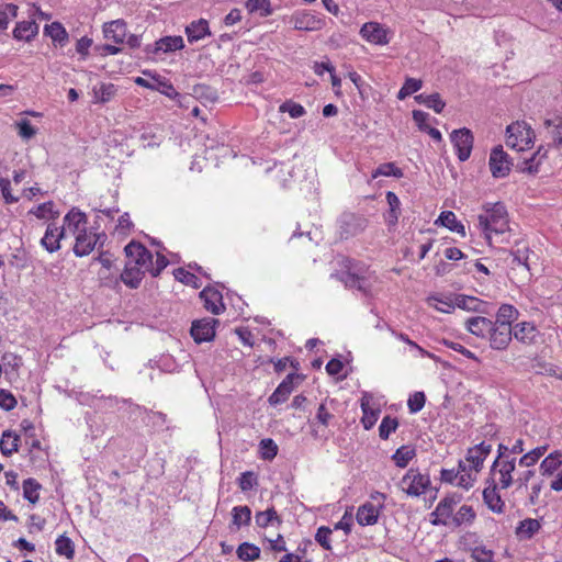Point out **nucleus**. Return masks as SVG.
<instances>
[{
  "label": "nucleus",
  "instance_id": "1",
  "mask_svg": "<svg viewBox=\"0 0 562 562\" xmlns=\"http://www.w3.org/2000/svg\"><path fill=\"white\" fill-rule=\"evenodd\" d=\"M516 458H496L493 462L488 477L483 490V501L487 508L495 514H503L506 505L499 493L514 484Z\"/></svg>",
  "mask_w": 562,
  "mask_h": 562
},
{
  "label": "nucleus",
  "instance_id": "2",
  "mask_svg": "<svg viewBox=\"0 0 562 562\" xmlns=\"http://www.w3.org/2000/svg\"><path fill=\"white\" fill-rule=\"evenodd\" d=\"M477 228L490 246L494 238L501 237L503 241L505 234L510 232L509 216L504 203H484L477 214Z\"/></svg>",
  "mask_w": 562,
  "mask_h": 562
},
{
  "label": "nucleus",
  "instance_id": "3",
  "mask_svg": "<svg viewBox=\"0 0 562 562\" xmlns=\"http://www.w3.org/2000/svg\"><path fill=\"white\" fill-rule=\"evenodd\" d=\"M126 254L127 262L136 268H139L145 273L148 272L153 277H158L161 271L168 266V259L157 252L156 258L154 255L140 243L131 241L124 248Z\"/></svg>",
  "mask_w": 562,
  "mask_h": 562
},
{
  "label": "nucleus",
  "instance_id": "4",
  "mask_svg": "<svg viewBox=\"0 0 562 562\" xmlns=\"http://www.w3.org/2000/svg\"><path fill=\"white\" fill-rule=\"evenodd\" d=\"M386 495L381 492H373L370 498L358 507L356 513L357 522L362 526H373L378 524L381 512L385 506Z\"/></svg>",
  "mask_w": 562,
  "mask_h": 562
},
{
  "label": "nucleus",
  "instance_id": "5",
  "mask_svg": "<svg viewBox=\"0 0 562 562\" xmlns=\"http://www.w3.org/2000/svg\"><path fill=\"white\" fill-rule=\"evenodd\" d=\"M430 485L429 475L423 474L415 468L407 470L398 483L400 490L411 497L424 495L430 488Z\"/></svg>",
  "mask_w": 562,
  "mask_h": 562
},
{
  "label": "nucleus",
  "instance_id": "6",
  "mask_svg": "<svg viewBox=\"0 0 562 562\" xmlns=\"http://www.w3.org/2000/svg\"><path fill=\"white\" fill-rule=\"evenodd\" d=\"M461 498L454 495H447L439 501L435 510L430 514V522L434 526L450 527L454 507L460 503Z\"/></svg>",
  "mask_w": 562,
  "mask_h": 562
},
{
  "label": "nucleus",
  "instance_id": "7",
  "mask_svg": "<svg viewBox=\"0 0 562 562\" xmlns=\"http://www.w3.org/2000/svg\"><path fill=\"white\" fill-rule=\"evenodd\" d=\"M360 407L362 411L361 424L366 430H370L378 422L381 407L374 396L369 392H363L360 398Z\"/></svg>",
  "mask_w": 562,
  "mask_h": 562
},
{
  "label": "nucleus",
  "instance_id": "8",
  "mask_svg": "<svg viewBox=\"0 0 562 562\" xmlns=\"http://www.w3.org/2000/svg\"><path fill=\"white\" fill-rule=\"evenodd\" d=\"M512 330L513 337L526 346H533L542 340V334L532 322L517 323Z\"/></svg>",
  "mask_w": 562,
  "mask_h": 562
},
{
  "label": "nucleus",
  "instance_id": "9",
  "mask_svg": "<svg viewBox=\"0 0 562 562\" xmlns=\"http://www.w3.org/2000/svg\"><path fill=\"white\" fill-rule=\"evenodd\" d=\"M290 23L295 30L310 32L322 30L325 24L323 19L305 10L294 12Z\"/></svg>",
  "mask_w": 562,
  "mask_h": 562
},
{
  "label": "nucleus",
  "instance_id": "10",
  "mask_svg": "<svg viewBox=\"0 0 562 562\" xmlns=\"http://www.w3.org/2000/svg\"><path fill=\"white\" fill-rule=\"evenodd\" d=\"M490 170L494 178H504L508 176L512 167V161L507 153H505L502 146L495 147L488 160Z\"/></svg>",
  "mask_w": 562,
  "mask_h": 562
},
{
  "label": "nucleus",
  "instance_id": "11",
  "mask_svg": "<svg viewBox=\"0 0 562 562\" xmlns=\"http://www.w3.org/2000/svg\"><path fill=\"white\" fill-rule=\"evenodd\" d=\"M104 234H98L91 229L82 231L75 235L76 240L74 245V252L77 257H83L89 255L95 248L99 239L104 237Z\"/></svg>",
  "mask_w": 562,
  "mask_h": 562
},
{
  "label": "nucleus",
  "instance_id": "12",
  "mask_svg": "<svg viewBox=\"0 0 562 562\" xmlns=\"http://www.w3.org/2000/svg\"><path fill=\"white\" fill-rule=\"evenodd\" d=\"M490 347L494 350H505L512 339L513 330L509 324H493V329L487 335Z\"/></svg>",
  "mask_w": 562,
  "mask_h": 562
},
{
  "label": "nucleus",
  "instance_id": "13",
  "mask_svg": "<svg viewBox=\"0 0 562 562\" xmlns=\"http://www.w3.org/2000/svg\"><path fill=\"white\" fill-rule=\"evenodd\" d=\"M491 451L492 446L483 441L474 447L469 448L464 460L460 461L467 462V465L472 468L474 471L480 472L483 469L484 461L486 460Z\"/></svg>",
  "mask_w": 562,
  "mask_h": 562
},
{
  "label": "nucleus",
  "instance_id": "14",
  "mask_svg": "<svg viewBox=\"0 0 562 562\" xmlns=\"http://www.w3.org/2000/svg\"><path fill=\"white\" fill-rule=\"evenodd\" d=\"M389 31L378 22H367L360 29V35L371 44L386 45Z\"/></svg>",
  "mask_w": 562,
  "mask_h": 562
},
{
  "label": "nucleus",
  "instance_id": "15",
  "mask_svg": "<svg viewBox=\"0 0 562 562\" xmlns=\"http://www.w3.org/2000/svg\"><path fill=\"white\" fill-rule=\"evenodd\" d=\"M218 321L214 318H203L195 321L191 326V336L196 342L210 341L215 336V324Z\"/></svg>",
  "mask_w": 562,
  "mask_h": 562
},
{
  "label": "nucleus",
  "instance_id": "16",
  "mask_svg": "<svg viewBox=\"0 0 562 562\" xmlns=\"http://www.w3.org/2000/svg\"><path fill=\"white\" fill-rule=\"evenodd\" d=\"M65 227L57 226L56 222L48 223L41 245L48 252H56L60 249V240L65 237Z\"/></svg>",
  "mask_w": 562,
  "mask_h": 562
},
{
  "label": "nucleus",
  "instance_id": "17",
  "mask_svg": "<svg viewBox=\"0 0 562 562\" xmlns=\"http://www.w3.org/2000/svg\"><path fill=\"white\" fill-rule=\"evenodd\" d=\"M200 299L203 302L204 308L214 315H218L225 310L223 295L218 290L214 288H204L200 292Z\"/></svg>",
  "mask_w": 562,
  "mask_h": 562
},
{
  "label": "nucleus",
  "instance_id": "18",
  "mask_svg": "<svg viewBox=\"0 0 562 562\" xmlns=\"http://www.w3.org/2000/svg\"><path fill=\"white\" fill-rule=\"evenodd\" d=\"M88 224L87 215L81 212L77 207H72L65 216H64V225L65 233H71L72 235H77L82 231H86Z\"/></svg>",
  "mask_w": 562,
  "mask_h": 562
},
{
  "label": "nucleus",
  "instance_id": "19",
  "mask_svg": "<svg viewBox=\"0 0 562 562\" xmlns=\"http://www.w3.org/2000/svg\"><path fill=\"white\" fill-rule=\"evenodd\" d=\"M297 378L295 373H290L278 385L274 392L269 396L268 402L270 405H279L284 403L294 390V379Z\"/></svg>",
  "mask_w": 562,
  "mask_h": 562
},
{
  "label": "nucleus",
  "instance_id": "20",
  "mask_svg": "<svg viewBox=\"0 0 562 562\" xmlns=\"http://www.w3.org/2000/svg\"><path fill=\"white\" fill-rule=\"evenodd\" d=\"M506 136L515 140H533L535 131L525 121H516L506 127Z\"/></svg>",
  "mask_w": 562,
  "mask_h": 562
},
{
  "label": "nucleus",
  "instance_id": "21",
  "mask_svg": "<svg viewBox=\"0 0 562 562\" xmlns=\"http://www.w3.org/2000/svg\"><path fill=\"white\" fill-rule=\"evenodd\" d=\"M434 224L436 226L446 227L459 234L461 237H465L467 235L464 225L457 218L452 211H442Z\"/></svg>",
  "mask_w": 562,
  "mask_h": 562
},
{
  "label": "nucleus",
  "instance_id": "22",
  "mask_svg": "<svg viewBox=\"0 0 562 562\" xmlns=\"http://www.w3.org/2000/svg\"><path fill=\"white\" fill-rule=\"evenodd\" d=\"M494 322L483 316L471 317L467 321V329L474 336L486 338L488 333L493 329Z\"/></svg>",
  "mask_w": 562,
  "mask_h": 562
},
{
  "label": "nucleus",
  "instance_id": "23",
  "mask_svg": "<svg viewBox=\"0 0 562 562\" xmlns=\"http://www.w3.org/2000/svg\"><path fill=\"white\" fill-rule=\"evenodd\" d=\"M104 37L113 41L115 44H121L127 34L126 23L123 20H115L105 23L103 26Z\"/></svg>",
  "mask_w": 562,
  "mask_h": 562
},
{
  "label": "nucleus",
  "instance_id": "24",
  "mask_svg": "<svg viewBox=\"0 0 562 562\" xmlns=\"http://www.w3.org/2000/svg\"><path fill=\"white\" fill-rule=\"evenodd\" d=\"M562 467V451L554 450L550 452L539 465L541 476H552Z\"/></svg>",
  "mask_w": 562,
  "mask_h": 562
},
{
  "label": "nucleus",
  "instance_id": "25",
  "mask_svg": "<svg viewBox=\"0 0 562 562\" xmlns=\"http://www.w3.org/2000/svg\"><path fill=\"white\" fill-rule=\"evenodd\" d=\"M29 214L34 215L38 220H45L50 222H55L60 212L56 209V205L53 201H47L41 203L29 211Z\"/></svg>",
  "mask_w": 562,
  "mask_h": 562
},
{
  "label": "nucleus",
  "instance_id": "26",
  "mask_svg": "<svg viewBox=\"0 0 562 562\" xmlns=\"http://www.w3.org/2000/svg\"><path fill=\"white\" fill-rule=\"evenodd\" d=\"M186 34L190 43L198 42L206 35H211L209 22L205 19L192 21L189 25H187Z\"/></svg>",
  "mask_w": 562,
  "mask_h": 562
},
{
  "label": "nucleus",
  "instance_id": "27",
  "mask_svg": "<svg viewBox=\"0 0 562 562\" xmlns=\"http://www.w3.org/2000/svg\"><path fill=\"white\" fill-rule=\"evenodd\" d=\"M476 518L474 508L470 505H462L456 514H453L450 527L459 528L461 526H471Z\"/></svg>",
  "mask_w": 562,
  "mask_h": 562
},
{
  "label": "nucleus",
  "instance_id": "28",
  "mask_svg": "<svg viewBox=\"0 0 562 562\" xmlns=\"http://www.w3.org/2000/svg\"><path fill=\"white\" fill-rule=\"evenodd\" d=\"M548 149L544 148L543 145H540L536 151L531 153V155L522 156V169L528 171L529 173H536L539 171V166L542 160L547 157Z\"/></svg>",
  "mask_w": 562,
  "mask_h": 562
},
{
  "label": "nucleus",
  "instance_id": "29",
  "mask_svg": "<svg viewBox=\"0 0 562 562\" xmlns=\"http://www.w3.org/2000/svg\"><path fill=\"white\" fill-rule=\"evenodd\" d=\"M477 473V471L467 465V462L459 461L457 486L467 491L470 490L476 481Z\"/></svg>",
  "mask_w": 562,
  "mask_h": 562
},
{
  "label": "nucleus",
  "instance_id": "30",
  "mask_svg": "<svg viewBox=\"0 0 562 562\" xmlns=\"http://www.w3.org/2000/svg\"><path fill=\"white\" fill-rule=\"evenodd\" d=\"M20 446V436L11 430H5L0 439V451L3 456L10 457L18 452Z\"/></svg>",
  "mask_w": 562,
  "mask_h": 562
},
{
  "label": "nucleus",
  "instance_id": "31",
  "mask_svg": "<svg viewBox=\"0 0 562 562\" xmlns=\"http://www.w3.org/2000/svg\"><path fill=\"white\" fill-rule=\"evenodd\" d=\"M145 277V272L139 268L131 266L127 261L125 263V268L121 274V279L125 285L131 289H136L139 286L142 280Z\"/></svg>",
  "mask_w": 562,
  "mask_h": 562
},
{
  "label": "nucleus",
  "instance_id": "32",
  "mask_svg": "<svg viewBox=\"0 0 562 562\" xmlns=\"http://www.w3.org/2000/svg\"><path fill=\"white\" fill-rule=\"evenodd\" d=\"M541 528L540 522L533 518H526L516 527V536L519 539L532 538Z\"/></svg>",
  "mask_w": 562,
  "mask_h": 562
},
{
  "label": "nucleus",
  "instance_id": "33",
  "mask_svg": "<svg viewBox=\"0 0 562 562\" xmlns=\"http://www.w3.org/2000/svg\"><path fill=\"white\" fill-rule=\"evenodd\" d=\"M155 45V52L171 53L182 49L184 42L181 36H165L158 40Z\"/></svg>",
  "mask_w": 562,
  "mask_h": 562
},
{
  "label": "nucleus",
  "instance_id": "34",
  "mask_svg": "<svg viewBox=\"0 0 562 562\" xmlns=\"http://www.w3.org/2000/svg\"><path fill=\"white\" fill-rule=\"evenodd\" d=\"M23 497L32 505L40 502V491L42 485L33 477L23 481Z\"/></svg>",
  "mask_w": 562,
  "mask_h": 562
},
{
  "label": "nucleus",
  "instance_id": "35",
  "mask_svg": "<svg viewBox=\"0 0 562 562\" xmlns=\"http://www.w3.org/2000/svg\"><path fill=\"white\" fill-rule=\"evenodd\" d=\"M38 26L34 21L19 22L13 30V36L16 40L31 41L37 34Z\"/></svg>",
  "mask_w": 562,
  "mask_h": 562
},
{
  "label": "nucleus",
  "instance_id": "36",
  "mask_svg": "<svg viewBox=\"0 0 562 562\" xmlns=\"http://www.w3.org/2000/svg\"><path fill=\"white\" fill-rule=\"evenodd\" d=\"M251 520V510L248 506H235L232 509V524L239 529L241 526H248Z\"/></svg>",
  "mask_w": 562,
  "mask_h": 562
},
{
  "label": "nucleus",
  "instance_id": "37",
  "mask_svg": "<svg viewBox=\"0 0 562 562\" xmlns=\"http://www.w3.org/2000/svg\"><path fill=\"white\" fill-rule=\"evenodd\" d=\"M260 548L250 542H243L238 546L236 554L241 561H255L260 558Z\"/></svg>",
  "mask_w": 562,
  "mask_h": 562
},
{
  "label": "nucleus",
  "instance_id": "38",
  "mask_svg": "<svg viewBox=\"0 0 562 562\" xmlns=\"http://www.w3.org/2000/svg\"><path fill=\"white\" fill-rule=\"evenodd\" d=\"M415 449L411 446H401L392 456V460L398 468H406L409 461L415 458Z\"/></svg>",
  "mask_w": 562,
  "mask_h": 562
},
{
  "label": "nucleus",
  "instance_id": "39",
  "mask_svg": "<svg viewBox=\"0 0 562 562\" xmlns=\"http://www.w3.org/2000/svg\"><path fill=\"white\" fill-rule=\"evenodd\" d=\"M44 33L48 35L54 43L63 45L68 40V33L59 22H53L44 29Z\"/></svg>",
  "mask_w": 562,
  "mask_h": 562
},
{
  "label": "nucleus",
  "instance_id": "40",
  "mask_svg": "<svg viewBox=\"0 0 562 562\" xmlns=\"http://www.w3.org/2000/svg\"><path fill=\"white\" fill-rule=\"evenodd\" d=\"M55 551L58 555L72 559L75 555L74 542L65 535H60L55 541Z\"/></svg>",
  "mask_w": 562,
  "mask_h": 562
},
{
  "label": "nucleus",
  "instance_id": "41",
  "mask_svg": "<svg viewBox=\"0 0 562 562\" xmlns=\"http://www.w3.org/2000/svg\"><path fill=\"white\" fill-rule=\"evenodd\" d=\"M255 520L259 528H267L274 521H277L278 525L282 522L281 518L279 517L277 510L273 507L268 508L263 512H258L255 516Z\"/></svg>",
  "mask_w": 562,
  "mask_h": 562
},
{
  "label": "nucleus",
  "instance_id": "42",
  "mask_svg": "<svg viewBox=\"0 0 562 562\" xmlns=\"http://www.w3.org/2000/svg\"><path fill=\"white\" fill-rule=\"evenodd\" d=\"M548 451V445L536 447L528 451L519 459V465L530 468L533 467L541 457Z\"/></svg>",
  "mask_w": 562,
  "mask_h": 562
},
{
  "label": "nucleus",
  "instance_id": "43",
  "mask_svg": "<svg viewBox=\"0 0 562 562\" xmlns=\"http://www.w3.org/2000/svg\"><path fill=\"white\" fill-rule=\"evenodd\" d=\"M328 404L333 405L334 400H325L324 402H322L317 408L315 416L316 422L324 428H327L330 425L331 420L334 419V415L330 408L328 407Z\"/></svg>",
  "mask_w": 562,
  "mask_h": 562
},
{
  "label": "nucleus",
  "instance_id": "44",
  "mask_svg": "<svg viewBox=\"0 0 562 562\" xmlns=\"http://www.w3.org/2000/svg\"><path fill=\"white\" fill-rule=\"evenodd\" d=\"M518 316V310L510 304H502L496 314L495 324H512Z\"/></svg>",
  "mask_w": 562,
  "mask_h": 562
},
{
  "label": "nucleus",
  "instance_id": "45",
  "mask_svg": "<svg viewBox=\"0 0 562 562\" xmlns=\"http://www.w3.org/2000/svg\"><path fill=\"white\" fill-rule=\"evenodd\" d=\"M416 100L419 103L425 104L427 108L432 109L436 113H440L446 105L443 100L440 98L439 93H432V94L422 93L416 97Z\"/></svg>",
  "mask_w": 562,
  "mask_h": 562
},
{
  "label": "nucleus",
  "instance_id": "46",
  "mask_svg": "<svg viewBox=\"0 0 562 562\" xmlns=\"http://www.w3.org/2000/svg\"><path fill=\"white\" fill-rule=\"evenodd\" d=\"M173 276L176 280L179 282L190 285L194 289H199L202 285V282L199 277H196L194 273L186 270L184 268H177L173 271Z\"/></svg>",
  "mask_w": 562,
  "mask_h": 562
},
{
  "label": "nucleus",
  "instance_id": "47",
  "mask_svg": "<svg viewBox=\"0 0 562 562\" xmlns=\"http://www.w3.org/2000/svg\"><path fill=\"white\" fill-rule=\"evenodd\" d=\"M278 451V445L271 438H265L259 443V454L262 460H273L277 457Z\"/></svg>",
  "mask_w": 562,
  "mask_h": 562
},
{
  "label": "nucleus",
  "instance_id": "48",
  "mask_svg": "<svg viewBox=\"0 0 562 562\" xmlns=\"http://www.w3.org/2000/svg\"><path fill=\"white\" fill-rule=\"evenodd\" d=\"M470 557L473 562H494L495 552L492 549L480 544L470 549Z\"/></svg>",
  "mask_w": 562,
  "mask_h": 562
},
{
  "label": "nucleus",
  "instance_id": "49",
  "mask_svg": "<svg viewBox=\"0 0 562 562\" xmlns=\"http://www.w3.org/2000/svg\"><path fill=\"white\" fill-rule=\"evenodd\" d=\"M398 427V420L395 417L384 416L379 426V436L381 439H389L390 435L394 432Z\"/></svg>",
  "mask_w": 562,
  "mask_h": 562
},
{
  "label": "nucleus",
  "instance_id": "50",
  "mask_svg": "<svg viewBox=\"0 0 562 562\" xmlns=\"http://www.w3.org/2000/svg\"><path fill=\"white\" fill-rule=\"evenodd\" d=\"M380 176L390 177L393 176L395 178H402L403 171L395 166L394 162H385L380 165L373 172L372 178L375 179Z\"/></svg>",
  "mask_w": 562,
  "mask_h": 562
},
{
  "label": "nucleus",
  "instance_id": "51",
  "mask_svg": "<svg viewBox=\"0 0 562 562\" xmlns=\"http://www.w3.org/2000/svg\"><path fill=\"white\" fill-rule=\"evenodd\" d=\"M333 530L327 526H321L317 528L315 533V541L326 551H331V540L330 536Z\"/></svg>",
  "mask_w": 562,
  "mask_h": 562
},
{
  "label": "nucleus",
  "instance_id": "52",
  "mask_svg": "<svg viewBox=\"0 0 562 562\" xmlns=\"http://www.w3.org/2000/svg\"><path fill=\"white\" fill-rule=\"evenodd\" d=\"M279 112L289 113L292 119H299L305 114V109L292 100H286L279 106Z\"/></svg>",
  "mask_w": 562,
  "mask_h": 562
},
{
  "label": "nucleus",
  "instance_id": "53",
  "mask_svg": "<svg viewBox=\"0 0 562 562\" xmlns=\"http://www.w3.org/2000/svg\"><path fill=\"white\" fill-rule=\"evenodd\" d=\"M246 8L251 13L260 11L261 16H268L272 13L270 0H247Z\"/></svg>",
  "mask_w": 562,
  "mask_h": 562
},
{
  "label": "nucleus",
  "instance_id": "54",
  "mask_svg": "<svg viewBox=\"0 0 562 562\" xmlns=\"http://www.w3.org/2000/svg\"><path fill=\"white\" fill-rule=\"evenodd\" d=\"M1 361L5 368V372L10 369L12 372L18 373L22 367V358L13 352H5L1 357Z\"/></svg>",
  "mask_w": 562,
  "mask_h": 562
},
{
  "label": "nucleus",
  "instance_id": "55",
  "mask_svg": "<svg viewBox=\"0 0 562 562\" xmlns=\"http://www.w3.org/2000/svg\"><path fill=\"white\" fill-rule=\"evenodd\" d=\"M116 93V87L113 83H102L100 88L94 89L95 98L102 102H109Z\"/></svg>",
  "mask_w": 562,
  "mask_h": 562
},
{
  "label": "nucleus",
  "instance_id": "56",
  "mask_svg": "<svg viewBox=\"0 0 562 562\" xmlns=\"http://www.w3.org/2000/svg\"><path fill=\"white\" fill-rule=\"evenodd\" d=\"M530 249L527 246H524L522 248H517L516 250L512 251L513 256V262L525 267L528 271L530 270L529 266V254Z\"/></svg>",
  "mask_w": 562,
  "mask_h": 562
},
{
  "label": "nucleus",
  "instance_id": "57",
  "mask_svg": "<svg viewBox=\"0 0 562 562\" xmlns=\"http://www.w3.org/2000/svg\"><path fill=\"white\" fill-rule=\"evenodd\" d=\"M18 405L15 396L5 389H0V408L10 412Z\"/></svg>",
  "mask_w": 562,
  "mask_h": 562
},
{
  "label": "nucleus",
  "instance_id": "58",
  "mask_svg": "<svg viewBox=\"0 0 562 562\" xmlns=\"http://www.w3.org/2000/svg\"><path fill=\"white\" fill-rule=\"evenodd\" d=\"M426 396L424 392L413 393L407 401V406L411 413H418L425 406Z\"/></svg>",
  "mask_w": 562,
  "mask_h": 562
},
{
  "label": "nucleus",
  "instance_id": "59",
  "mask_svg": "<svg viewBox=\"0 0 562 562\" xmlns=\"http://www.w3.org/2000/svg\"><path fill=\"white\" fill-rule=\"evenodd\" d=\"M386 201L390 206V217L393 223H396L400 216V199L394 192L389 191L386 192Z\"/></svg>",
  "mask_w": 562,
  "mask_h": 562
},
{
  "label": "nucleus",
  "instance_id": "60",
  "mask_svg": "<svg viewBox=\"0 0 562 562\" xmlns=\"http://www.w3.org/2000/svg\"><path fill=\"white\" fill-rule=\"evenodd\" d=\"M21 425H22L23 429L25 430V432L27 434V436L31 438V441L27 442L30 446V449L31 450H41L42 443H41V440L35 435V428H34L33 424L29 420H23Z\"/></svg>",
  "mask_w": 562,
  "mask_h": 562
},
{
  "label": "nucleus",
  "instance_id": "61",
  "mask_svg": "<svg viewBox=\"0 0 562 562\" xmlns=\"http://www.w3.org/2000/svg\"><path fill=\"white\" fill-rule=\"evenodd\" d=\"M15 127L18 128V134L20 137L29 139L36 135V130L32 126L29 120H21L15 122Z\"/></svg>",
  "mask_w": 562,
  "mask_h": 562
},
{
  "label": "nucleus",
  "instance_id": "62",
  "mask_svg": "<svg viewBox=\"0 0 562 562\" xmlns=\"http://www.w3.org/2000/svg\"><path fill=\"white\" fill-rule=\"evenodd\" d=\"M393 336L395 338H397L398 340L407 344L411 348L415 349L419 356L422 358H425V357H430V352H428L427 350H425L423 347H420L418 344H416L415 341H413L408 335L404 334V333H397V331H393Z\"/></svg>",
  "mask_w": 562,
  "mask_h": 562
},
{
  "label": "nucleus",
  "instance_id": "63",
  "mask_svg": "<svg viewBox=\"0 0 562 562\" xmlns=\"http://www.w3.org/2000/svg\"><path fill=\"white\" fill-rule=\"evenodd\" d=\"M429 304L442 313H451L454 310V303H451L447 299L432 296L429 299Z\"/></svg>",
  "mask_w": 562,
  "mask_h": 562
},
{
  "label": "nucleus",
  "instance_id": "64",
  "mask_svg": "<svg viewBox=\"0 0 562 562\" xmlns=\"http://www.w3.org/2000/svg\"><path fill=\"white\" fill-rule=\"evenodd\" d=\"M546 125L552 127L550 134L553 140H562V117L558 116L553 120H547Z\"/></svg>",
  "mask_w": 562,
  "mask_h": 562
}]
</instances>
